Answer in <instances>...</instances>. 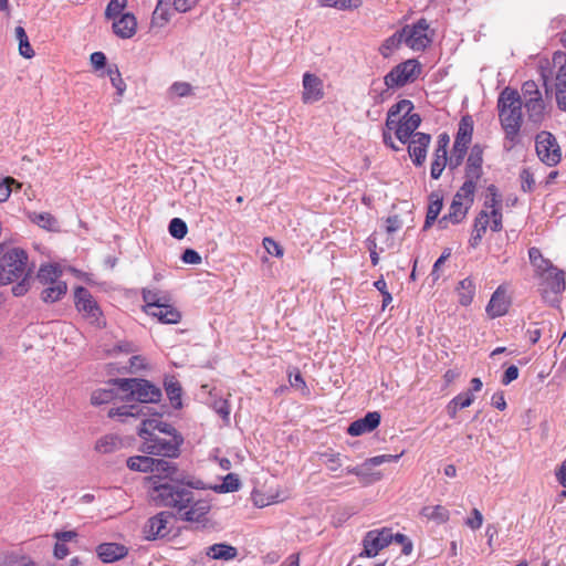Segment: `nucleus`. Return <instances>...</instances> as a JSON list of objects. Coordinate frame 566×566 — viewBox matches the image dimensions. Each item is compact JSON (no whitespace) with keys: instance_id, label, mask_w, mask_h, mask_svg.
I'll list each match as a JSON object with an SVG mask.
<instances>
[{"instance_id":"obj_1","label":"nucleus","mask_w":566,"mask_h":566,"mask_svg":"<svg viewBox=\"0 0 566 566\" xmlns=\"http://www.w3.org/2000/svg\"><path fill=\"white\" fill-rule=\"evenodd\" d=\"M108 385L115 386L123 394L122 400L135 401V403H125L108 410V417L120 422L145 417L150 408L144 405L156 403L163 396L159 387L144 378H114L108 381Z\"/></svg>"},{"instance_id":"obj_2","label":"nucleus","mask_w":566,"mask_h":566,"mask_svg":"<svg viewBox=\"0 0 566 566\" xmlns=\"http://www.w3.org/2000/svg\"><path fill=\"white\" fill-rule=\"evenodd\" d=\"M523 101L520 93L505 87L497 98V112L501 127L504 132V148L511 150L520 143V132L523 124Z\"/></svg>"},{"instance_id":"obj_3","label":"nucleus","mask_w":566,"mask_h":566,"mask_svg":"<svg viewBox=\"0 0 566 566\" xmlns=\"http://www.w3.org/2000/svg\"><path fill=\"white\" fill-rule=\"evenodd\" d=\"M158 485L153 488L150 496L158 506L170 509L176 516L179 509L185 507L182 503H188L189 494L193 490L202 489V482L186 480L184 476L178 480L158 481Z\"/></svg>"},{"instance_id":"obj_4","label":"nucleus","mask_w":566,"mask_h":566,"mask_svg":"<svg viewBox=\"0 0 566 566\" xmlns=\"http://www.w3.org/2000/svg\"><path fill=\"white\" fill-rule=\"evenodd\" d=\"M151 423L153 422H142L138 428V436L143 439L139 450L146 454L178 458L180 447L184 443V437L174 436V438H161L149 430Z\"/></svg>"},{"instance_id":"obj_5","label":"nucleus","mask_w":566,"mask_h":566,"mask_svg":"<svg viewBox=\"0 0 566 566\" xmlns=\"http://www.w3.org/2000/svg\"><path fill=\"white\" fill-rule=\"evenodd\" d=\"M28 254L23 249L13 248L8 250L0 259V284L7 285L29 276Z\"/></svg>"},{"instance_id":"obj_6","label":"nucleus","mask_w":566,"mask_h":566,"mask_svg":"<svg viewBox=\"0 0 566 566\" xmlns=\"http://www.w3.org/2000/svg\"><path fill=\"white\" fill-rule=\"evenodd\" d=\"M405 44L412 51L422 52L424 51L433 40V30L430 29V24L427 19L421 18L412 24H406L401 28Z\"/></svg>"},{"instance_id":"obj_7","label":"nucleus","mask_w":566,"mask_h":566,"mask_svg":"<svg viewBox=\"0 0 566 566\" xmlns=\"http://www.w3.org/2000/svg\"><path fill=\"white\" fill-rule=\"evenodd\" d=\"M539 291L543 300L552 306L559 303V295L566 289L565 272L553 266L547 272H541Z\"/></svg>"},{"instance_id":"obj_8","label":"nucleus","mask_w":566,"mask_h":566,"mask_svg":"<svg viewBox=\"0 0 566 566\" xmlns=\"http://www.w3.org/2000/svg\"><path fill=\"white\" fill-rule=\"evenodd\" d=\"M181 505L185 507L178 510L176 517L190 523H205L211 509L210 502L195 490L189 494L188 503Z\"/></svg>"},{"instance_id":"obj_9","label":"nucleus","mask_w":566,"mask_h":566,"mask_svg":"<svg viewBox=\"0 0 566 566\" xmlns=\"http://www.w3.org/2000/svg\"><path fill=\"white\" fill-rule=\"evenodd\" d=\"M421 72L420 63L415 59H409L396 65L384 77L387 88H395L405 86L413 82Z\"/></svg>"},{"instance_id":"obj_10","label":"nucleus","mask_w":566,"mask_h":566,"mask_svg":"<svg viewBox=\"0 0 566 566\" xmlns=\"http://www.w3.org/2000/svg\"><path fill=\"white\" fill-rule=\"evenodd\" d=\"M535 150L539 160L549 167L556 166L562 160L560 147L555 136L547 130L536 135Z\"/></svg>"},{"instance_id":"obj_11","label":"nucleus","mask_w":566,"mask_h":566,"mask_svg":"<svg viewBox=\"0 0 566 566\" xmlns=\"http://www.w3.org/2000/svg\"><path fill=\"white\" fill-rule=\"evenodd\" d=\"M390 543H392L391 528L382 527L380 530L368 531L363 537L361 544L364 549L359 556L368 558L375 557Z\"/></svg>"},{"instance_id":"obj_12","label":"nucleus","mask_w":566,"mask_h":566,"mask_svg":"<svg viewBox=\"0 0 566 566\" xmlns=\"http://www.w3.org/2000/svg\"><path fill=\"white\" fill-rule=\"evenodd\" d=\"M74 301L76 310L82 313L92 323H98L102 315L101 308L94 300L91 292L84 286H77L74 292Z\"/></svg>"},{"instance_id":"obj_13","label":"nucleus","mask_w":566,"mask_h":566,"mask_svg":"<svg viewBox=\"0 0 566 566\" xmlns=\"http://www.w3.org/2000/svg\"><path fill=\"white\" fill-rule=\"evenodd\" d=\"M174 517L175 516L171 512L163 511L148 518L145 525L146 539L155 541L169 535L170 528L168 527V524Z\"/></svg>"},{"instance_id":"obj_14","label":"nucleus","mask_w":566,"mask_h":566,"mask_svg":"<svg viewBox=\"0 0 566 566\" xmlns=\"http://www.w3.org/2000/svg\"><path fill=\"white\" fill-rule=\"evenodd\" d=\"M151 475L148 476V482L150 484V491L153 488L158 485V481L165 482L166 480H178L184 475L179 473L178 468L175 463L169 462L164 459H154L153 470H150Z\"/></svg>"},{"instance_id":"obj_15","label":"nucleus","mask_w":566,"mask_h":566,"mask_svg":"<svg viewBox=\"0 0 566 566\" xmlns=\"http://www.w3.org/2000/svg\"><path fill=\"white\" fill-rule=\"evenodd\" d=\"M302 85V101L304 104H313L324 97V83L317 75L310 72L304 73Z\"/></svg>"},{"instance_id":"obj_16","label":"nucleus","mask_w":566,"mask_h":566,"mask_svg":"<svg viewBox=\"0 0 566 566\" xmlns=\"http://www.w3.org/2000/svg\"><path fill=\"white\" fill-rule=\"evenodd\" d=\"M431 136L427 133L418 132L408 143V154L416 167L424 164Z\"/></svg>"},{"instance_id":"obj_17","label":"nucleus","mask_w":566,"mask_h":566,"mask_svg":"<svg viewBox=\"0 0 566 566\" xmlns=\"http://www.w3.org/2000/svg\"><path fill=\"white\" fill-rule=\"evenodd\" d=\"M510 305L511 301L506 294V289L503 285H500L493 292L485 310L490 317L496 318L505 315Z\"/></svg>"},{"instance_id":"obj_18","label":"nucleus","mask_w":566,"mask_h":566,"mask_svg":"<svg viewBox=\"0 0 566 566\" xmlns=\"http://www.w3.org/2000/svg\"><path fill=\"white\" fill-rule=\"evenodd\" d=\"M381 416L378 411H369L363 418L353 421L348 428L347 433L352 437H358L375 430L380 423Z\"/></svg>"},{"instance_id":"obj_19","label":"nucleus","mask_w":566,"mask_h":566,"mask_svg":"<svg viewBox=\"0 0 566 566\" xmlns=\"http://www.w3.org/2000/svg\"><path fill=\"white\" fill-rule=\"evenodd\" d=\"M421 117L417 113H412L408 116H402L398 120V126L396 127V137L400 143L406 144L416 134L415 130L420 126Z\"/></svg>"},{"instance_id":"obj_20","label":"nucleus","mask_w":566,"mask_h":566,"mask_svg":"<svg viewBox=\"0 0 566 566\" xmlns=\"http://www.w3.org/2000/svg\"><path fill=\"white\" fill-rule=\"evenodd\" d=\"M113 21V32L120 39H132L136 34L137 20L133 13L126 12Z\"/></svg>"},{"instance_id":"obj_21","label":"nucleus","mask_w":566,"mask_h":566,"mask_svg":"<svg viewBox=\"0 0 566 566\" xmlns=\"http://www.w3.org/2000/svg\"><path fill=\"white\" fill-rule=\"evenodd\" d=\"M96 553L104 564H111L126 557L128 548L118 543H102L96 547Z\"/></svg>"},{"instance_id":"obj_22","label":"nucleus","mask_w":566,"mask_h":566,"mask_svg":"<svg viewBox=\"0 0 566 566\" xmlns=\"http://www.w3.org/2000/svg\"><path fill=\"white\" fill-rule=\"evenodd\" d=\"M483 147L479 144L472 146L464 169V177L481 179L483 175Z\"/></svg>"},{"instance_id":"obj_23","label":"nucleus","mask_w":566,"mask_h":566,"mask_svg":"<svg viewBox=\"0 0 566 566\" xmlns=\"http://www.w3.org/2000/svg\"><path fill=\"white\" fill-rule=\"evenodd\" d=\"M147 315L156 317L163 324H178L181 319V313L167 300L153 310Z\"/></svg>"},{"instance_id":"obj_24","label":"nucleus","mask_w":566,"mask_h":566,"mask_svg":"<svg viewBox=\"0 0 566 566\" xmlns=\"http://www.w3.org/2000/svg\"><path fill=\"white\" fill-rule=\"evenodd\" d=\"M558 59H562V56H558ZM564 62L559 65L557 73H556V103L560 111L566 112V56H563ZM557 57L554 59L556 62Z\"/></svg>"},{"instance_id":"obj_25","label":"nucleus","mask_w":566,"mask_h":566,"mask_svg":"<svg viewBox=\"0 0 566 566\" xmlns=\"http://www.w3.org/2000/svg\"><path fill=\"white\" fill-rule=\"evenodd\" d=\"M489 224V213L485 210H481L474 219L471 238L469 239V245L475 249L486 232Z\"/></svg>"},{"instance_id":"obj_26","label":"nucleus","mask_w":566,"mask_h":566,"mask_svg":"<svg viewBox=\"0 0 566 566\" xmlns=\"http://www.w3.org/2000/svg\"><path fill=\"white\" fill-rule=\"evenodd\" d=\"M206 555L212 559L232 560L238 556V549L227 543H216L207 547Z\"/></svg>"},{"instance_id":"obj_27","label":"nucleus","mask_w":566,"mask_h":566,"mask_svg":"<svg viewBox=\"0 0 566 566\" xmlns=\"http://www.w3.org/2000/svg\"><path fill=\"white\" fill-rule=\"evenodd\" d=\"M420 516L427 521H432L436 524H444L450 518V512L442 505H427L420 510Z\"/></svg>"},{"instance_id":"obj_28","label":"nucleus","mask_w":566,"mask_h":566,"mask_svg":"<svg viewBox=\"0 0 566 566\" xmlns=\"http://www.w3.org/2000/svg\"><path fill=\"white\" fill-rule=\"evenodd\" d=\"M473 119L470 115L463 116L459 123L454 143L461 147H468L472 140Z\"/></svg>"},{"instance_id":"obj_29","label":"nucleus","mask_w":566,"mask_h":566,"mask_svg":"<svg viewBox=\"0 0 566 566\" xmlns=\"http://www.w3.org/2000/svg\"><path fill=\"white\" fill-rule=\"evenodd\" d=\"M164 387L170 403L175 409H180L182 406L181 394L182 388L175 376H167L164 380Z\"/></svg>"},{"instance_id":"obj_30","label":"nucleus","mask_w":566,"mask_h":566,"mask_svg":"<svg viewBox=\"0 0 566 566\" xmlns=\"http://www.w3.org/2000/svg\"><path fill=\"white\" fill-rule=\"evenodd\" d=\"M475 397L471 391H464L453 397L447 405V411L451 419L457 417L460 409L470 407Z\"/></svg>"},{"instance_id":"obj_31","label":"nucleus","mask_w":566,"mask_h":566,"mask_svg":"<svg viewBox=\"0 0 566 566\" xmlns=\"http://www.w3.org/2000/svg\"><path fill=\"white\" fill-rule=\"evenodd\" d=\"M523 106L526 108L528 120L533 124H541L544 118L545 104L543 97L532 98L523 102Z\"/></svg>"},{"instance_id":"obj_32","label":"nucleus","mask_w":566,"mask_h":566,"mask_svg":"<svg viewBox=\"0 0 566 566\" xmlns=\"http://www.w3.org/2000/svg\"><path fill=\"white\" fill-rule=\"evenodd\" d=\"M67 292V284L64 281L55 282L53 284H49L41 292V300L44 303L52 304L60 301Z\"/></svg>"},{"instance_id":"obj_33","label":"nucleus","mask_w":566,"mask_h":566,"mask_svg":"<svg viewBox=\"0 0 566 566\" xmlns=\"http://www.w3.org/2000/svg\"><path fill=\"white\" fill-rule=\"evenodd\" d=\"M123 447V439L114 433L101 437L95 444V450L99 453L107 454L119 450Z\"/></svg>"},{"instance_id":"obj_34","label":"nucleus","mask_w":566,"mask_h":566,"mask_svg":"<svg viewBox=\"0 0 566 566\" xmlns=\"http://www.w3.org/2000/svg\"><path fill=\"white\" fill-rule=\"evenodd\" d=\"M171 0H158L151 15V24L163 28L170 20Z\"/></svg>"},{"instance_id":"obj_35","label":"nucleus","mask_w":566,"mask_h":566,"mask_svg":"<svg viewBox=\"0 0 566 566\" xmlns=\"http://www.w3.org/2000/svg\"><path fill=\"white\" fill-rule=\"evenodd\" d=\"M62 275V271L57 264H43L40 266L38 271V280L43 285L53 284L55 282H60V276Z\"/></svg>"},{"instance_id":"obj_36","label":"nucleus","mask_w":566,"mask_h":566,"mask_svg":"<svg viewBox=\"0 0 566 566\" xmlns=\"http://www.w3.org/2000/svg\"><path fill=\"white\" fill-rule=\"evenodd\" d=\"M457 291L459 294V303L463 306H468L473 301L475 284L470 277H465L459 282Z\"/></svg>"},{"instance_id":"obj_37","label":"nucleus","mask_w":566,"mask_h":566,"mask_svg":"<svg viewBox=\"0 0 566 566\" xmlns=\"http://www.w3.org/2000/svg\"><path fill=\"white\" fill-rule=\"evenodd\" d=\"M154 465V458L148 455H134L127 459V467L136 472H150Z\"/></svg>"},{"instance_id":"obj_38","label":"nucleus","mask_w":566,"mask_h":566,"mask_svg":"<svg viewBox=\"0 0 566 566\" xmlns=\"http://www.w3.org/2000/svg\"><path fill=\"white\" fill-rule=\"evenodd\" d=\"M401 43H405V40L400 29L384 41L379 52L384 57H388L394 51L399 49Z\"/></svg>"},{"instance_id":"obj_39","label":"nucleus","mask_w":566,"mask_h":566,"mask_svg":"<svg viewBox=\"0 0 566 566\" xmlns=\"http://www.w3.org/2000/svg\"><path fill=\"white\" fill-rule=\"evenodd\" d=\"M480 179L464 177L463 185L459 188L458 192L465 199V205L470 208L474 202V195L476 185Z\"/></svg>"},{"instance_id":"obj_40","label":"nucleus","mask_w":566,"mask_h":566,"mask_svg":"<svg viewBox=\"0 0 566 566\" xmlns=\"http://www.w3.org/2000/svg\"><path fill=\"white\" fill-rule=\"evenodd\" d=\"M143 301L145 302L144 311L146 314L156 310L160 303L167 300L165 296H161L159 292L144 289L142 292Z\"/></svg>"},{"instance_id":"obj_41","label":"nucleus","mask_w":566,"mask_h":566,"mask_svg":"<svg viewBox=\"0 0 566 566\" xmlns=\"http://www.w3.org/2000/svg\"><path fill=\"white\" fill-rule=\"evenodd\" d=\"M470 207L458 201H452L449 208L448 218L452 224H459L467 217Z\"/></svg>"},{"instance_id":"obj_42","label":"nucleus","mask_w":566,"mask_h":566,"mask_svg":"<svg viewBox=\"0 0 566 566\" xmlns=\"http://www.w3.org/2000/svg\"><path fill=\"white\" fill-rule=\"evenodd\" d=\"M528 258L538 273L547 272V270L554 266L549 260L543 258L541 250L537 248H531L528 250Z\"/></svg>"},{"instance_id":"obj_43","label":"nucleus","mask_w":566,"mask_h":566,"mask_svg":"<svg viewBox=\"0 0 566 566\" xmlns=\"http://www.w3.org/2000/svg\"><path fill=\"white\" fill-rule=\"evenodd\" d=\"M15 36L19 41V51L23 57L31 59L34 51L31 48L25 30L22 27L15 28Z\"/></svg>"},{"instance_id":"obj_44","label":"nucleus","mask_w":566,"mask_h":566,"mask_svg":"<svg viewBox=\"0 0 566 566\" xmlns=\"http://www.w3.org/2000/svg\"><path fill=\"white\" fill-rule=\"evenodd\" d=\"M142 422H153L151 426H149V430L153 432L158 431V432L165 433L171 438H174V436H181L175 429V427H172L170 423L161 421L159 419H143Z\"/></svg>"},{"instance_id":"obj_45","label":"nucleus","mask_w":566,"mask_h":566,"mask_svg":"<svg viewBox=\"0 0 566 566\" xmlns=\"http://www.w3.org/2000/svg\"><path fill=\"white\" fill-rule=\"evenodd\" d=\"M116 394L113 388H99L92 392L91 403L94 406H101L111 402L115 398Z\"/></svg>"},{"instance_id":"obj_46","label":"nucleus","mask_w":566,"mask_h":566,"mask_svg":"<svg viewBox=\"0 0 566 566\" xmlns=\"http://www.w3.org/2000/svg\"><path fill=\"white\" fill-rule=\"evenodd\" d=\"M127 6V0H109L105 9V18L113 20L124 14V9Z\"/></svg>"},{"instance_id":"obj_47","label":"nucleus","mask_w":566,"mask_h":566,"mask_svg":"<svg viewBox=\"0 0 566 566\" xmlns=\"http://www.w3.org/2000/svg\"><path fill=\"white\" fill-rule=\"evenodd\" d=\"M402 454H403V452H401L399 454H380V455H375V457L366 459L363 462V467L373 468V467L381 465L384 463L397 462L402 457Z\"/></svg>"},{"instance_id":"obj_48","label":"nucleus","mask_w":566,"mask_h":566,"mask_svg":"<svg viewBox=\"0 0 566 566\" xmlns=\"http://www.w3.org/2000/svg\"><path fill=\"white\" fill-rule=\"evenodd\" d=\"M169 234L175 239H184L188 232L187 223L180 218H174L168 226Z\"/></svg>"},{"instance_id":"obj_49","label":"nucleus","mask_w":566,"mask_h":566,"mask_svg":"<svg viewBox=\"0 0 566 566\" xmlns=\"http://www.w3.org/2000/svg\"><path fill=\"white\" fill-rule=\"evenodd\" d=\"M39 227L45 230H55L57 227L56 219L49 212L34 213L32 219Z\"/></svg>"},{"instance_id":"obj_50","label":"nucleus","mask_w":566,"mask_h":566,"mask_svg":"<svg viewBox=\"0 0 566 566\" xmlns=\"http://www.w3.org/2000/svg\"><path fill=\"white\" fill-rule=\"evenodd\" d=\"M412 109H413V104L411 101L400 99L389 108L387 114L396 118L401 113H403V116H408V115L412 114L411 113Z\"/></svg>"},{"instance_id":"obj_51","label":"nucleus","mask_w":566,"mask_h":566,"mask_svg":"<svg viewBox=\"0 0 566 566\" xmlns=\"http://www.w3.org/2000/svg\"><path fill=\"white\" fill-rule=\"evenodd\" d=\"M447 165L449 166L448 157H443L441 155H433L430 168L431 178L436 180L439 179Z\"/></svg>"},{"instance_id":"obj_52","label":"nucleus","mask_w":566,"mask_h":566,"mask_svg":"<svg viewBox=\"0 0 566 566\" xmlns=\"http://www.w3.org/2000/svg\"><path fill=\"white\" fill-rule=\"evenodd\" d=\"M468 147H461L453 144L451 156L448 158L449 168L451 170L458 168L467 154Z\"/></svg>"},{"instance_id":"obj_53","label":"nucleus","mask_w":566,"mask_h":566,"mask_svg":"<svg viewBox=\"0 0 566 566\" xmlns=\"http://www.w3.org/2000/svg\"><path fill=\"white\" fill-rule=\"evenodd\" d=\"M486 192H488V195H486V199L484 201V206L486 208H491V210L501 208L502 199H501V196L499 193L496 186H494V185L488 186Z\"/></svg>"},{"instance_id":"obj_54","label":"nucleus","mask_w":566,"mask_h":566,"mask_svg":"<svg viewBox=\"0 0 566 566\" xmlns=\"http://www.w3.org/2000/svg\"><path fill=\"white\" fill-rule=\"evenodd\" d=\"M442 206H443L442 196L438 192H431L429 196V206H428V210H427L429 218L430 219H431V217L438 218V216L442 209Z\"/></svg>"},{"instance_id":"obj_55","label":"nucleus","mask_w":566,"mask_h":566,"mask_svg":"<svg viewBox=\"0 0 566 566\" xmlns=\"http://www.w3.org/2000/svg\"><path fill=\"white\" fill-rule=\"evenodd\" d=\"M319 459L332 472L337 471L342 467L340 454L334 452H323L319 454Z\"/></svg>"},{"instance_id":"obj_56","label":"nucleus","mask_w":566,"mask_h":566,"mask_svg":"<svg viewBox=\"0 0 566 566\" xmlns=\"http://www.w3.org/2000/svg\"><path fill=\"white\" fill-rule=\"evenodd\" d=\"M521 189L524 192H532L535 187V179L530 168H523L520 172Z\"/></svg>"},{"instance_id":"obj_57","label":"nucleus","mask_w":566,"mask_h":566,"mask_svg":"<svg viewBox=\"0 0 566 566\" xmlns=\"http://www.w3.org/2000/svg\"><path fill=\"white\" fill-rule=\"evenodd\" d=\"M522 96L524 102L527 101L530 97L532 98H541L542 94L538 90L537 84L534 81H526L522 85Z\"/></svg>"},{"instance_id":"obj_58","label":"nucleus","mask_w":566,"mask_h":566,"mask_svg":"<svg viewBox=\"0 0 566 566\" xmlns=\"http://www.w3.org/2000/svg\"><path fill=\"white\" fill-rule=\"evenodd\" d=\"M289 381H290L291 387L301 390L303 394L308 392L306 382H305L302 374L297 369H295V373L289 374Z\"/></svg>"},{"instance_id":"obj_59","label":"nucleus","mask_w":566,"mask_h":566,"mask_svg":"<svg viewBox=\"0 0 566 566\" xmlns=\"http://www.w3.org/2000/svg\"><path fill=\"white\" fill-rule=\"evenodd\" d=\"M391 537H392V542L402 545V554L409 555L412 552L413 544L408 536H406L405 534H401V533L394 534L391 532Z\"/></svg>"},{"instance_id":"obj_60","label":"nucleus","mask_w":566,"mask_h":566,"mask_svg":"<svg viewBox=\"0 0 566 566\" xmlns=\"http://www.w3.org/2000/svg\"><path fill=\"white\" fill-rule=\"evenodd\" d=\"M170 90L179 97H186L192 94V86L187 82H175L170 86Z\"/></svg>"},{"instance_id":"obj_61","label":"nucleus","mask_w":566,"mask_h":566,"mask_svg":"<svg viewBox=\"0 0 566 566\" xmlns=\"http://www.w3.org/2000/svg\"><path fill=\"white\" fill-rule=\"evenodd\" d=\"M17 181L12 177L0 179V202H4L11 195V185Z\"/></svg>"},{"instance_id":"obj_62","label":"nucleus","mask_w":566,"mask_h":566,"mask_svg":"<svg viewBox=\"0 0 566 566\" xmlns=\"http://www.w3.org/2000/svg\"><path fill=\"white\" fill-rule=\"evenodd\" d=\"M489 213V219H491V230L493 232H500L503 228L502 224V211L501 208L499 209H492Z\"/></svg>"},{"instance_id":"obj_63","label":"nucleus","mask_w":566,"mask_h":566,"mask_svg":"<svg viewBox=\"0 0 566 566\" xmlns=\"http://www.w3.org/2000/svg\"><path fill=\"white\" fill-rule=\"evenodd\" d=\"M450 143L449 135L442 133L438 136L437 146L433 151V155H441L443 157H448V145Z\"/></svg>"},{"instance_id":"obj_64","label":"nucleus","mask_w":566,"mask_h":566,"mask_svg":"<svg viewBox=\"0 0 566 566\" xmlns=\"http://www.w3.org/2000/svg\"><path fill=\"white\" fill-rule=\"evenodd\" d=\"M240 488V481L235 474L229 473L221 485L223 492H233Z\"/></svg>"}]
</instances>
